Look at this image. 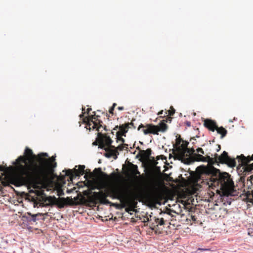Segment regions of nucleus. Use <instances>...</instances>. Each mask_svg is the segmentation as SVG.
<instances>
[{"instance_id": "nucleus-1", "label": "nucleus", "mask_w": 253, "mask_h": 253, "mask_svg": "<svg viewBox=\"0 0 253 253\" xmlns=\"http://www.w3.org/2000/svg\"><path fill=\"white\" fill-rule=\"evenodd\" d=\"M159 172V174H157L154 171L152 170L147 173V182L143 189L139 188L135 191L132 192L126 191L120 187L110 186L106 188L105 191H100L93 192V196L101 204H109L110 202L106 198L110 197L112 199L119 200L123 205V207L128 206L134 200L143 197L146 192L151 194L156 191L158 182L161 177L160 169Z\"/></svg>"}, {"instance_id": "nucleus-2", "label": "nucleus", "mask_w": 253, "mask_h": 253, "mask_svg": "<svg viewBox=\"0 0 253 253\" xmlns=\"http://www.w3.org/2000/svg\"><path fill=\"white\" fill-rule=\"evenodd\" d=\"M35 159L37 160V156L26 147L24 155L19 156L16 160L14 170L8 177L9 182L15 186L26 185L35 188L37 173L34 169L35 166H39L35 162Z\"/></svg>"}, {"instance_id": "nucleus-3", "label": "nucleus", "mask_w": 253, "mask_h": 253, "mask_svg": "<svg viewBox=\"0 0 253 253\" xmlns=\"http://www.w3.org/2000/svg\"><path fill=\"white\" fill-rule=\"evenodd\" d=\"M207 183L210 188L216 189V192L219 194L221 193L224 196L235 195L234 182L228 173L219 172L218 175H212Z\"/></svg>"}, {"instance_id": "nucleus-4", "label": "nucleus", "mask_w": 253, "mask_h": 253, "mask_svg": "<svg viewBox=\"0 0 253 253\" xmlns=\"http://www.w3.org/2000/svg\"><path fill=\"white\" fill-rule=\"evenodd\" d=\"M48 155L46 153H41L37 155V162L39 166H35V172L37 173L36 186L47 180L53 169L56 167L55 157L52 156L47 159Z\"/></svg>"}, {"instance_id": "nucleus-5", "label": "nucleus", "mask_w": 253, "mask_h": 253, "mask_svg": "<svg viewBox=\"0 0 253 253\" xmlns=\"http://www.w3.org/2000/svg\"><path fill=\"white\" fill-rule=\"evenodd\" d=\"M163 120L159 125L156 126L152 124H147L145 125L141 124L139 125L137 130H140L142 128V131L145 135L149 134H159V132H165L168 128V125L164 122Z\"/></svg>"}, {"instance_id": "nucleus-6", "label": "nucleus", "mask_w": 253, "mask_h": 253, "mask_svg": "<svg viewBox=\"0 0 253 253\" xmlns=\"http://www.w3.org/2000/svg\"><path fill=\"white\" fill-rule=\"evenodd\" d=\"M93 114L88 117H86L84 118L83 121L86 125L89 127V129H90V126H92V128L93 129L96 128V130L98 131H100L101 127H103V129L107 131L108 130L106 128V126H102V122L98 119V118L100 117L98 115H96L95 112H93Z\"/></svg>"}, {"instance_id": "nucleus-7", "label": "nucleus", "mask_w": 253, "mask_h": 253, "mask_svg": "<svg viewBox=\"0 0 253 253\" xmlns=\"http://www.w3.org/2000/svg\"><path fill=\"white\" fill-rule=\"evenodd\" d=\"M101 131V130L98 131L97 137L92 144L95 146L98 145L99 148L103 149L106 146H110L112 143L113 140L107 134H103Z\"/></svg>"}, {"instance_id": "nucleus-8", "label": "nucleus", "mask_w": 253, "mask_h": 253, "mask_svg": "<svg viewBox=\"0 0 253 253\" xmlns=\"http://www.w3.org/2000/svg\"><path fill=\"white\" fill-rule=\"evenodd\" d=\"M213 156L216 157L217 163H220L225 164L229 167L233 168L236 166V162L234 159L231 158L228 155L227 152L223 151L222 154L218 156L217 154H215Z\"/></svg>"}, {"instance_id": "nucleus-9", "label": "nucleus", "mask_w": 253, "mask_h": 253, "mask_svg": "<svg viewBox=\"0 0 253 253\" xmlns=\"http://www.w3.org/2000/svg\"><path fill=\"white\" fill-rule=\"evenodd\" d=\"M150 221H152L150 223V228L152 230H154L156 233H161L163 228H161L160 226L164 225L165 222L164 217H156L154 216Z\"/></svg>"}, {"instance_id": "nucleus-10", "label": "nucleus", "mask_w": 253, "mask_h": 253, "mask_svg": "<svg viewBox=\"0 0 253 253\" xmlns=\"http://www.w3.org/2000/svg\"><path fill=\"white\" fill-rule=\"evenodd\" d=\"M94 171H98L107 182L118 181L122 177L120 173H116L115 172H113L110 175H108L107 173L102 172L101 168L95 169Z\"/></svg>"}, {"instance_id": "nucleus-11", "label": "nucleus", "mask_w": 253, "mask_h": 253, "mask_svg": "<svg viewBox=\"0 0 253 253\" xmlns=\"http://www.w3.org/2000/svg\"><path fill=\"white\" fill-rule=\"evenodd\" d=\"M85 166L84 165H79V169H74V170L69 169L68 170H63V172H65V174L70 176L71 178L74 177L80 176L83 175L84 173Z\"/></svg>"}, {"instance_id": "nucleus-12", "label": "nucleus", "mask_w": 253, "mask_h": 253, "mask_svg": "<svg viewBox=\"0 0 253 253\" xmlns=\"http://www.w3.org/2000/svg\"><path fill=\"white\" fill-rule=\"evenodd\" d=\"M184 152V157L181 159H178V160L188 165L195 161L194 160V157L196 153H194L195 150L193 148L189 149L187 148V149Z\"/></svg>"}, {"instance_id": "nucleus-13", "label": "nucleus", "mask_w": 253, "mask_h": 253, "mask_svg": "<svg viewBox=\"0 0 253 253\" xmlns=\"http://www.w3.org/2000/svg\"><path fill=\"white\" fill-rule=\"evenodd\" d=\"M194 160L197 162H208L211 165L217 163L216 157L214 156L213 158L211 157L210 156H206V157H204L200 154H195Z\"/></svg>"}, {"instance_id": "nucleus-14", "label": "nucleus", "mask_w": 253, "mask_h": 253, "mask_svg": "<svg viewBox=\"0 0 253 253\" xmlns=\"http://www.w3.org/2000/svg\"><path fill=\"white\" fill-rule=\"evenodd\" d=\"M189 143L185 141H183L182 144L179 146L176 147V156L177 159H181L184 157L185 151L187 149V146Z\"/></svg>"}, {"instance_id": "nucleus-15", "label": "nucleus", "mask_w": 253, "mask_h": 253, "mask_svg": "<svg viewBox=\"0 0 253 253\" xmlns=\"http://www.w3.org/2000/svg\"><path fill=\"white\" fill-rule=\"evenodd\" d=\"M115 146L112 145L111 144L110 146H106L104 149L105 150L106 153L105 154V157L107 158H110L112 156L114 157L115 159L117 158V156L119 155V152L116 149H113Z\"/></svg>"}, {"instance_id": "nucleus-16", "label": "nucleus", "mask_w": 253, "mask_h": 253, "mask_svg": "<svg viewBox=\"0 0 253 253\" xmlns=\"http://www.w3.org/2000/svg\"><path fill=\"white\" fill-rule=\"evenodd\" d=\"M135 121V119H132L130 123H126L120 126V129L123 131V135L124 136H126V133L127 132L129 128L131 127L135 128L136 127V126L133 123Z\"/></svg>"}, {"instance_id": "nucleus-17", "label": "nucleus", "mask_w": 253, "mask_h": 253, "mask_svg": "<svg viewBox=\"0 0 253 253\" xmlns=\"http://www.w3.org/2000/svg\"><path fill=\"white\" fill-rule=\"evenodd\" d=\"M204 126L211 131H214L217 126L215 121L209 119L204 120Z\"/></svg>"}, {"instance_id": "nucleus-18", "label": "nucleus", "mask_w": 253, "mask_h": 253, "mask_svg": "<svg viewBox=\"0 0 253 253\" xmlns=\"http://www.w3.org/2000/svg\"><path fill=\"white\" fill-rule=\"evenodd\" d=\"M237 158L239 160V162L240 163L241 166H246L250 163L251 161H253V155L251 157H245L244 155L242 154L240 156H237Z\"/></svg>"}, {"instance_id": "nucleus-19", "label": "nucleus", "mask_w": 253, "mask_h": 253, "mask_svg": "<svg viewBox=\"0 0 253 253\" xmlns=\"http://www.w3.org/2000/svg\"><path fill=\"white\" fill-rule=\"evenodd\" d=\"M43 215V214L38 213L35 214H32L29 212H27V216H26L28 221L29 222H35L37 220H39L40 218Z\"/></svg>"}, {"instance_id": "nucleus-20", "label": "nucleus", "mask_w": 253, "mask_h": 253, "mask_svg": "<svg viewBox=\"0 0 253 253\" xmlns=\"http://www.w3.org/2000/svg\"><path fill=\"white\" fill-rule=\"evenodd\" d=\"M151 153L152 150L150 148H148L146 150H141L140 151L141 158L144 160H148L150 158Z\"/></svg>"}, {"instance_id": "nucleus-21", "label": "nucleus", "mask_w": 253, "mask_h": 253, "mask_svg": "<svg viewBox=\"0 0 253 253\" xmlns=\"http://www.w3.org/2000/svg\"><path fill=\"white\" fill-rule=\"evenodd\" d=\"M69 199L67 197L66 199L64 198H57L55 205H57L59 208H63L67 204L66 200Z\"/></svg>"}, {"instance_id": "nucleus-22", "label": "nucleus", "mask_w": 253, "mask_h": 253, "mask_svg": "<svg viewBox=\"0 0 253 253\" xmlns=\"http://www.w3.org/2000/svg\"><path fill=\"white\" fill-rule=\"evenodd\" d=\"M215 130L217 131V132L218 134L221 135L220 138L221 139L224 138L226 135L227 133V130L222 126L218 127V126H217L216 129Z\"/></svg>"}, {"instance_id": "nucleus-23", "label": "nucleus", "mask_w": 253, "mask_h": 253, "mask_svg": "<svg viewBox=\"0 0 253 253\" xmlns=\"http://www.w3.org/2000/svg\"><path fill=\"white\" fill-rule=\"evenodd\" d=\"M245 197L247 202L253 204V190L248 191L245 194Z\"/></svg>"}, {"instance_id": "nucleus-24", "label": "nucleus", "mask_w": 253, "mask_h": 253, "mask_svg": "<svg viewBox=\"0 0 253 253\" xmlns=\"http://www.w3.org/2000/svg\"><path fill=\"white\" fill-rule=\"evenodd\" d=\"M56 201H57V198L55 197H54V196H53V197H51V196L47 197L46 198V199L45 200V202H47V205H51V206L55 205Z\"/></svg>"}, {"instance_id": "nucleus-25", "label": "nucleus", "mask_w": 253, "mask_h": 253, "mask_svg": "<svg viewBox=\"0 0 253 253\" xmlns=\"http://www.w3.org/2000/svg\"><path fill=\"white\" fill-rule=\"evenodd\" d=\"M122 136H124L123 135V131L120 129V130L117 131L116 133L117 142L121 141L123 143H124L125 140L122 137Z\"/></svg>"}, {"instance_id": "nucleus-26", "label": "nucleus", "mask_w": 253, "mask_h": 253, "mask_svg": "<svg viewBox=\"0 0 253 253\" xmlns=\"http://www.w3.org/2000/svg\"><path fill=\"white\" fill-rule=\"evenodd\" d=\"M130 171L134 175L140 174V172L138 170L137 165L131 164Z\"/></svg>"}, {"instance_id": "nucleus-27", "label": "nucleus", "mask_w": 253, "mask_h": 253, "mask_svg": "<svg viewBox=\"0 0 253 253\" xmlns=\"http://www.w3.org/2000/svg\"><path fill=\"white\" fill-rule=\"evenodd\" d=\"M128 145L126 144L123 143L121 145H119L117 147L113 148V149H116L117 151H122L123 149L126 148V149H127Z\"/></svg>"}, {"instance_id": "nucleus-28", "label": "nucleus", "mask_w": 253, "mask_h": 253, "mask_svg": "<svg viewBox=\"0 0 253 253\" xmlns=\"http://www.w3.org/2000/svg\"><path fill=\"white\" fill-rule=\"evenodd\" d=\"M183 141V140L181 138L180 136L176 138V143L174 145V148L176 149V147L179 146Z\"/></svg>"}, {"instance_id": "nucleus-29", "label": "nucleus", "mask_w": 253, "mask_h": 253, "mask_svg": "<svg viewBox=\"0 0 253 253\" xmlns=\"http://www.w3.org/2000/svg\"><path fill=\"white\" fill-rule=\"evenodd\" d=\"M169 115V116H173L175 113V110L172 106L170 107V109L168 111Z\"/></svg>"}, {"instance_id": "nucleus-30", "label": "nucleus", "mask_w": 253, "mask_h": 253, "mask_svg": "<svg viewBox=\"0 0 253 253\" xmlns=\"http://www.w3.org/2000/svg\"><path fill=\"white\" fill-rule=\"evenodd\" d=\"M197 152L198 153H200L201 154V155L202 154H204V150H203V149H202L201 148H198L197 149Z\"/></svg>"}, {"instance_id": "nucleus-31", "label": "nucleus", "mask_w": 253, "mask_h": 253, "mask_svg": "<svg viewBox=\"0 0 253 253\" xmlns=\"http://www.w3.org/2000/svg\"><path fill=\"white\" fill-rule=\"evenodd\" d=\"M245 166H247L250 170L253 169V163L250 165L248 164L247 165H246Z\"/></svg>"}, {"instance_id": "nucleus-32", "label": "nucleus", "mask_w": 253, "mask_h": 253, "mask_svg": "<svg viewBox=\"0 0 253 253\" xmlns=\"http://www.w3.org/2000/svg\"><path fill=\"white\" fill-rule=\"evenodd\" d=\"M114 108L113 107H111L109 110V112L110 114H113V111H114Z\"/></svg>"}, {"instance_id": "nucleus-33", "label": "nucleus", "mask_w": 253, "mask_h": 253, "mask_svg": "<svg viewBox=\"0 0 253 253\" xmlns=\"http://www.w3.org/2000/svg\"><path fill=\"white\" fill-rule=\"evenodd\" d=\"M185 124L188 127L191 126V122L190 121H186L185 122Z\"/></svg>"}, {"instance_id": "nucleus-34", "label": "nucleus", "mask_w": 253, "mask_h": 253, "mask_svg": "<svg viewBox=\"0 0 253 253\" xmlns=\"http://www.w3.org/2000/svg\"><path fill=\"white\" fill-rule=\"evenodd\" d=\"M105 185H102V186H98V187H97V189H99V190H101V189H103V188H105Z\"/></svg>"}, {"instance_id": "nucleus-35", "label": "nucleus", "mask_w": 253, "mask_h": 253, "mask_svg": "<svg viewBox=\"0 0 253 253\" xmlns=\"http://www.w3.org/2000/svg\"><path fill=\"white\" fill-rule=\"evenodd\" d=\"M118 109L120 111H122L124 109V107H122V106H119L118 107Z\"/></svg>"}, {"instance_id": "nucleus-36", "label": "nucleus", "mask_w": 253, "mask_h": 253, "mask_svg": "<svg viewBox=\"0 0 253 253\" xmlns=\"http://www.w3.org/2000/svg\"><path fill=\"white\" fill-rule=\"evenodd\" d=\"M163 112H164V111L163 110H161V111H160V112H158V115H163Z\"/></svg>"}, {"instance_id": "nucleus-37", "label": "nucleus", "mask_w": 253, "mask_h": 253, "mask_svg": "<svg viewBox=\"0 0 253 253\" xmlns=\"http://www.w3.org/2000/svg\"><path fill=\"white\" fill-rule=\"evenodd\" d=\"M221 149L220 145H217V149H216L217 152H218Z\"/></svg>"}, {"instance_id": "nucleus-38", "label": "nucleus", "mask_w": 253, "mask_h": 253, "mask_svg": "<svg viewBox=\"0 0 253 253\" xmlns=\"http://www.w3.org/2000/svg\"><path fill=\"white\" fill-rule=\"evenodd\" d=\"M119 126H116L114 128V130H117L118 129H120V128H119Z\"/></svg>"}, {"instance_id": "nucleus-39", "label": "nucleus", "mask_w": 253, "mask_h": 253, "mask_svg": "<svg viewBox=\"0 0 253 253\" xmlns=\"http://www.w3.org/2000/svg\"><path fill=\"white\" fill-rule=\"evenodd\" d=\"M91 110V108H87V113L88 114Z\"/></svg>"}, {"instance_id": "nucleus-40", "label": "nucleus", "mask_w": 253, "mask_h": 253, "mask_svg": "<svg viewBox=\"0 0 253 253\" xmlns=\"http://www.w3.org/2000/svg\"><path fill=\"white\" fill-rule=\"evenodd\" d=\"M116 105H117V104L116 103H114L113 104L112 107H113V108H115V107L116 106Z\"/></svg>"}, {"instance_id": "nucleus-41", "label": "nucleus", "mask_w": 253, "mask_h": 253, "mask_svg": "<svg viewBox=\"0 0 253 253\" xmlns=\"http://www.w3.org/2000/svg\"><path fill=\"white\" fill-rule=\"evenodd\" d=\"M84 113H83L82 114L80 115V118H83L84 117Z\"/></svg>"}, {"instance_id": "nucleus-42", "label": "nucleus", "mask_w": 253, "mask_h": 253, "mask_svg": "<svg viewBox=\"0 0 253 253\" xmlns=\"http://www.w3.org/2000/svg\"><path fill=\"white\" fill-rule=\"evenodd\" d=\"M126 211L128 212L129 211H131V210H132V209H131L126 208Z\"/></svg>"}, {"instance_id": "nucleus-43", "label": "nucleus", "mask_w": 253, "mask_h": 253, "mask_svg": "<svg viewBox=\"0 0 253 253\" xmlns=\"http://www.w3.org/2000/svg\"><path fill=\"white\" fill-rule=\"evenodd\" d=\"M162 215H163L164 216H167V214L165 212H164L163 213H161Z\"/></svg>"}, {"instance_id": "nucleus-44", "label": "nucleus", "mask_w": 253, "mask_h": 253, "mask_svg": "<svg viewBox=\"0 0 253 253\" xmlns=\"http://www.w3.org/2000/svg\"><path fill=\"white\" fill-rule=\"evenodd\" d=\"M84 177L86 178V179H87V175H84Z\"/></svg>"}, {"instance_id": "nucleus-45", "label": "nucleus", "mask_w": 253, "mask_h": 253, "mask_svg": "<svg viewBox=\"0 0 253 253\" xmlns=\"http://www.w3.org/2000/svg\"><path fill=\"white\" fill-rule=\"evenodd\" d=\"M149 221V218H147V221Z\"/></svg>"}]
</instances>
